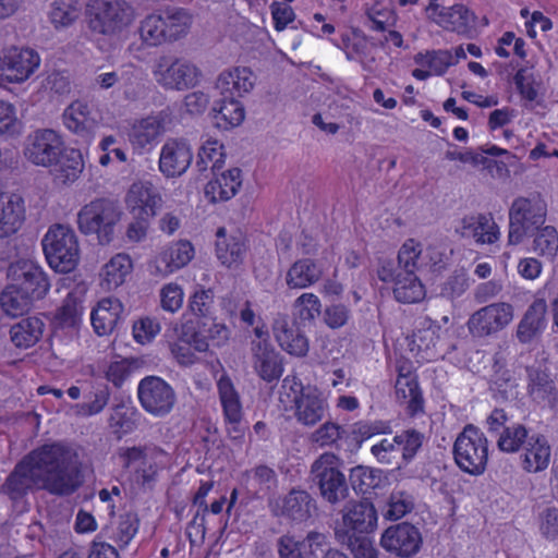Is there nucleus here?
I'll list each match as a JSON object with an SVG mask.
<instances>
[{"mask_svg": "<svg viewBox=\"0 0 558 558\" xmlns=\"http://www.w3.org/2000/svg\"><path fill=\"white\" fill-rule=\"evenodd\" d=\"M44 323L37 317H28L14 324L10 338L16 348L27 349L35 345L43 336Z\"/></svg>", "mask_w": 558, "mask_h": 558, "instance_id": "4c0bfd02", "label": "nucleus"}, {"mask_svg": "<svg viewBox=\"0 0 558 558\" xmlns=\"http://www.w3.org/2000/svg\"><path fill=\"white\" fill-rule=\"evenodd\" d=\"M390 424L385 421H360L353 424L351 435L353 439L359 444V446H361L364 441L371 439L372 437L387 434L390 432Z\"/></svg>", "mask_w": 558, "mask_h": 558, "instance_id": "13d9d810", "label": "nucleus"}, {"mask_svg": "<svg viewBox=\"0 0 558 558\" xmlns=\"http://www.w3.org/2000/svg\"><path fill=\"white\" fill-rule=\"evenodd\" d=\"M107 279H124L133 270V263L129 255L117 254L102 268Z\"/></svg>", "mask_w": 558, "mask_h": 558, "instance_id": "774afa93", "label": "nucleus"}, {"mask_svg": "<svg viewBox=\"0 0 558 558\" xmlns=\"http://www.w3.org/2000/svg\"><path fill=\"white\" fill-rule=\"evenodd\" d=\"M125 203L131 214L154 218L162 205V197L151 182L140 181L130 186Z\"/></svg>", "mask_w": 558, "mask_h": 558, "instance_id": "4be33fe9", "label": "nucleus"}, {"mask_svg": "<svg viewBox=\"0 0 558 558\" xmlns=\"http://www.w3.org/2000/svg\"><path fill=\"white\" fill-rule=\"evenodd\" d=\"M311 474L322 498L328 504L337 505L348 497L349 486L341 471V460L335 453H322L313 462Z\"/></svg>", "mask_w": 558, "mask_h": 558, "instance_id": "6e6552de", "label": "nucleus"}, {"mask_svg": "<svg viewBox=\"0 0 558 558\" xmlns=\"http://www.w3.org/2000/svg\"><path fill=\"white\" fill-rule=\"evenodd\" d=\"M217 389L225 418H231L235 422L236 418L243 417L239 392L229 376H220L217 381Z\"/></svg>", "mask_w": 558, "mask_h": 558, "instance_id": "a19ab883", "label": "nucleus"}, {"mask_svg": "<svg viewBox=\"0 0 558 558\" xmlns=\"http://www.w3.org/2000/svg\"><path fill=\"white\" fill-rule=\"evenodd\" d=\"M49 281H17L8 284L0 293V307L9 317L27 313L34 303L49 291Z\"/></svg>", "mask_w": 558, "mask_h": 558, "instance_id": "9b49d317", "label": "nucleus"}, {"mask_svg": "<svg viewBox=\"0 0 558 558\" xmlns=\"http://www.w3.org/2000/svg\"><path fill=\"white\" fill-rule=\"evenodd\" d=\"M43 267L33 258H19L8 266V279H46Z\"/></svg>", "mask_w": 558, "mask_h": 558, "instance_id": "864d4df0", "label": "nucleus"}, {"mask_svg": "<svg viewBox=\"0 0 558 558\" xmlns=\"http://www.w3.org/2000/svg\"><path fill=\"white\" fill-rule=\"evenodd\" d=\"M123 217L118 199L97 197L85 204L77 213V228L84 235H94L100 245L110 244Z\"/></svg>", "mask_w": 558, "mask_h": 558, "instance_id": "f03ea898", "label": "nucleus"}, {"mask_svg": "<svg viewBox=\"0 0 558 558\" xmlns=\"http://www.w3.org/2000/svg\"><path fill=\"white\" fill-rule=\"evenodd\" d=\"M461 235L472 238L477 244H493L500 232L490 214H476L462 218Z\"/></svg>", "mask_w": 558, "mask_h": 558, "instance_id": "a878e982", "label": "nucleus"}, {"mask_svg": "<svg viewBox=\"0 0 558 558\" xmlns=\"http://www.w3.org/2000/svg\"><path fill=\"white\" fill-rule=\"evenodd\" d=\"M533 236L532 250L539 256L554 258L558 253V231L554 226H543Z\"/></svg>", "mask_w": 558, "mask_h": 558, "instance_id": "09e8293b", "label": "nucleus"}, {"mask_svg": "<svg viewBox=\"0 0 558 558\" xmlns=\"http://www.w3.org/2000/svg\"><path fill=\"white\" fill-rule=\"evenodd\" d=\"M173 331L177 336L174 340H169V348L173 359L182 366H191L198 361L195 352H207L209 343L202 331H192L190 322L183 323L180 327L175 326Z\"/></svg>", "mask_w": 558, "mask_h": 558, "instance_id": "f3484780", "label": "nucleus"}, {"mask_svg": "<svg viewBox=\"0 0 558 558\" xmlns=\"http://www.w3.org/2000/svg\"><path fill=\"white\" fill-rule=\"evenodd\" d=\"M123 312L122 303L114 298H106L98 302L90 315L92 326L98 336L113 331Z\"/></svg>", "mask_w": 558, "mask_h": 558, "instance_id": "2f4dec72", "label": "nucleus"}, {"mask_svg": "<svg viewBox=\"0 0 558 558\" xmlns=\"http://www.w3.org/2000/svg\"><path fill=\"white\" fill-rule=\"evenodd\" d=\"M25 220V204L15 193L0 194V239L16 233Z\"/></svg>", "mask_w": 558, "mask_h": 558, "instance_id": "b1692460", "label": "nucleus"}, {"mask_svg": "<svg viewBox=\"0 0 558 558\" xmlns=\"http://www.w3.org/2000/svg\"><path fill=\"white\" fill-rule=\"evenodd\" d=\"M446 265V257L441 252L435 247H427L425 255L421 253L417 258L418 269L416 271L423 275L430 274L433 276H440Z\"/></svg>", "mask_w": 558, "mask_h": 558, "instance_id": "e2e57ef3", "label": "nucleus"}, {"mask_svg": "<svg viewBox=\"0 0 558 558\" xmlns=\"http://www.w3.org/2000/svg\"><path fill=\"white\" fill-rule=\"evenodd\" d=\"M508 243L518 245L544 226L547 204L539 194L517 197L509 208Z\"/></svg>", "mask_w": 558, "mask_h": 558, "instance_id": "39448f33", "label": "nucleus"}, {"mask_svg": "<svg viewBox=\"0 0 558 558\" xmlns=\"http://www.w3.org/2000/svg\"><path fill=\"white\" fill-rule=\"evenodd\" d=\"M193 160V150L186 140L168 138L159 156V170L166 178H179Z\"/></svg>", "mask_w": 558, "mask_h": 558, "instance_id": "aec40b11", "label": "nucleus"}, {"mask_svg": "<svg viewBox=\"0 0 558 558\" xmlns=\"http://www.w3.org/2000/svg\"><path fill=\"white\" fill-rule=\"evenodd\" d=\"M166 43H171L185 36L192 25L191 14L182 8L168 9L161 14Z\"/></svg>", "mask_w": 558, "mask_h": 558, "instance_id": "ea45409f", "label": "nucleus"}, {"mask_svg": "<svg viewBox=\"0 0 558 558\" xmlns=\"http://www.w3.org/2000/svg\"><path fill=\"white\" fill-rule=\"evenodd\" d=\"M163 32L161 14H149L141 22V38L149 46H158L166 43L162 35Z\"/></svg>", "mask_w": 558, "mask_h": 558, "instance_id": "6e6d98bb", "label": "nucleus"}, {"mask_svg": "<svg viewBox=\"0 0 558 558\" xmlns=\"http://www.w3.org/2000/svg\"><path fill=\"white\" fill-rule=\"evenodd\" d=\"M218 259L227 267L238 266L242 263L246 253L244 236L241 233L228 239L218 240L216 243Z\"/></svg>", "mask_w": 558, "mask_h": 558, "instance_id": "c03bdc74", "label": "nucleus"}, {"mask_svg": "<svg viewBox=\"0 0 558 558\" xmlns=\"http://www.w3.org/2000/svg\"><path fill=\"white\" fill-rule=\"evenodd\" d=\"M62 118L68 130L86 141L90 138L92 133L97 126V121L92 116V110L85 101H73L65 108Z\"/></svg>", "mask_w": 558, "mask_h": 558, "instance_id": "c756f323", "label": "nucleus"}, {"mask_svg": "<svg viewBox=\"0 0 558 558\" xmlns=\"http://www.w3.org/2000/svg\"><path fill=\"white\" fill-rule=\"evenodd\" d=\"M538 531L547 541L558 538V508L547 507L538 514Z\"/></svg>", "mask_w": 558, "mask_h": 558, "instance_id": "69168bd1", "label": "nucleus"}, {"mask_svg": "<svg viewBox=\"0 0 558 558\" xmlns=\"http://www.w3.org/2000/svg\"><path fill=\"white\" fill-rule=\"evenodd\" d=\"M86 292L85 284L78 283L76 289L69 293L64 303L56 314V324L62 328L75 327L80 324L84 311L83 295Z\"/></svg>", "mask_w": 558, "mask_h": 558, "instance_id": "c9c22d12", "label": "nucleus"}, {"mask_svg": "<svg viewBox=\"0 0 558 558\" xmlns=\"http://www.w3.org/2000/svg\"><path fill=\"white\" fill-rule=\"evenodd\" d=\"M442 28L461 35L471 33L475 23V15L463 4L442 8L434 17Z\"/></svg>", "mask_w": 558, "mask_h": 558, "instance_id": "473e14b6", "label": "nucleus"}, {"mask_svg": "<svg viewBox=\"0 0 558 558\" xmlns=\"http://www.w3.org/2000/svg\"><path fill=\"white\" fill-rule=\"evenodd\" d=\"M315 509V501L307 492L293 489L282 499L280 514L294 521H305Z\"/></svg>", "mask_w": 558, "mask_h": 558, "instance_id": "f704fd0d", "label": "nucleus"}, {"mask_svg": "<svg viewBox=\"0 0 558 558\" xmlns=\"http://www.w3.org/2000/svg\"><path fill=\"white\" fill-rule=\"evenodd\" d=\"M241 172V169L232 168L210 180L205 186L206 197L213 203L232 198L242 184Z\"/></svg>", "mask_w": 558, "mask_h": 558, "instance_id": "72a5a7b5", "label": "nucleus"}, {"mask_svg": "<svg viewBox=\"0 0 558 558\" xmlns=\"http://www.w3.org/2000/svg\"><path fill=\"white\" fill-rule=\"evenodd\" d=\"M293 403L296 421L304 426H314L326 415L329 404L327 398L316 386H304L294 375H288L281 385L280 401Z\"/></svg>", "mask_w": 558, "mask_h": 558, "instance_id": "7ed1b4c3", "label": "nucleus"}, {"mask_svg": "<svg viewBox=\"0 0 558 558\" xmlns=\"http://www.w3.org/2000/svg\"><path fill=\"white\" fill-rule=\"evenodd\" d=\"M119 458L122 465L143 486L153 485L157 481L159 472L169 462L167 452L156 447L121 448L119 450Z\"/></svg>", "mask_w": 558, "mask_h": 558, "instance_id": "1a4fd4ad", "label": "nucleus"}, {"mask_svg": "<svg viewBox=\"0 0 558 558\" xmlns=\"http://www.w3.org/2000/svg\"><path fill=\"white\" fill-rule=\"evenodd\" d=\"M514 317L509 303L498 302L486 305L471 315L468 328L474 337H489L505 329Z\"/></svg>", "mask_w": 558, "mask_h": 558, "instance_id": "4468645a", "label": "nucleus"}, {"mask_svg": "<svg viewBox=\"0 0 558 558\" xmlns=\"http://www.w3.org/2000/svg\"><path fill=\"white\" fill-rule=\"evenodd\" d=\"M81 484V462L76 451L65 444L51 442L27 453L15 465L4 487L11 498H17L31 489L68 496Z\"/></svg>", "mask_w": 558, "mask_h": 558, "instance_id": "f257e3e1", "label": "nucleus"}, {"mask_svg": "<svg viewBox=\"0 0 558 558\" xmlns=\"http://www.w3.org/2000/svg\"><path fill=\"white\" fill-rule=\"evenodd\" d=\"M372 454L379 463L392 464L401 453V447L398 445L397 435L391 438H383L371 448Z\"/></svg>", "mask_w": 558, "mask_h": 558, "instance_id": "0e129e2a", "label": "nucleus"}, {"mask_svg": "<svg viewBox=\"0 0 558 558\" xmlns=\"http://www.w3.org/2000/svg\"><path fill=\"white\" fill-rule=\"evenodd\" d=\"M252 365L256 374L265 381L280 378L283 363L280 354L267 341L252 342Z\"/></svg>", "mask_w": 558, "mask_h": 558, "instance_id": "5701e85b", "label": "nucleus"}, {"mask_svg": "<svg viewBox=\"0 0 558 558\" xmlns=\"http://www.w3.org/2000/svg\"><path fill=\"white\" fill-rule=\"evenodd\" d=\"M137 392L144 410L155 416H165L170 413L177 399L173 388L157 376L142 379Z\"/></svg>", "mask_w": 558, "mask_h": 558, "instance_id": "2eb2a0df", "label": "nucleus"}, {"mask_svg": "<svg viewBox=\"0 0 558 558\" xmlns=\"http://www.w3.org/2000/svg\"><path fill=\"white\" fill-rule=\"evenodd\" d=\"M293 314L302 323L312 322L320 314V302L313 293H304L294 303Z\"/></svg>", "mask_w": 558, "mask_h": 558, "instance_id": "052dcab7", "label": "nucleus"}, {"mask_svg": "<svg viewBox=\"0 0 558 558\" xmlns=\"http://www.w3.org/2000/svg\"><path fill=\"white\" fill-rule=\"evenodd\" d=\"M225 156L222 144L218 141H207L197 154L196 167L198 172L206 171L210 163L211 171L216 173L222 168Z\"/></svg>", "mask_w": 558, "mask_h": 558, "instance_id": "49530a36", "label": "nucleus"}, {"mask_svg": "<svg viewBox=\"0 0 558 558\" xmlns=\"http://www.w3.org/2000/svg\"><path fill=\"white\" fill-rule=\"evenodd\" d=\"M110 393L107 388L97 389L93 393L90 401L74 407L75 414L78 416H93L100 413L107 405Z\"/></svg>", "mask_w": 558, "mask_h": 558, "instance_id": "338daca9", "label": "nucleus"}, {"mask_svg": "<svg viewBox=\"0 0 558 558\" xmlns=\"http://www.w3.org/2000/svg\"><path fill=\"white\" fill-rule=\"evenodd\" d=\"M422 542L418 529L409 523L389 526L380 537V545L386 551L403 558L417 554Z\"/></svg>", "mask_w": 558, "mask_h": 558, "instance_id": "a211bd4d", "label": "nucleus"}, {"mask_svg": "<svg viewBox=\"0 0 558 558\" xmlns=\"http://www.w3.org/2000/svg\"><path fill=\"white\" fill-rule=\"evenodd\" d=\"M338 542L348 546L354 558H377L378 551L366 534L353 535L350 539L337 537Z\"/></svg>", "mask_w": 558, "mask_h": 558, "instance_id": "bf43d9fd", "label": "nucleus"}, {"mask_svg": "<svg viewBox=\"0 0 558 558\" xmlns=\"http://www.w3.org/2000/svg\"><path fill=\"white\" fill-rule=\"evenodd\" d=\"M78 0H53L50 4L49 20L58 29L72 25L81 15Z\"/></svg>", "mask_w": 558, "mask_h": 558, "instance_id": "a18cd8bd", "label": "nucleus"}, {"mask_svg": "<svg viewBox=\"0 0 558 558\" xmlns=\"http://www.w3.org/2000/svg\"><path fill=\"white\" fill-rule=\"evenodd\" d=\"M63 146L61 136L53 130H37L28 135L24 155L32 163L49 168L58 161Z\"/></svg>", "mask_w": 558, "mask_h": 558, "instance_id": "dca6fc26", "label": "nucleus"}, {"mask_svg": "<svg viewBox=\"0 0 558 558\" xmlns=\"http://www.w3.org/2000/svg\"><path fill=\"white\" fill-rule=\"evenodd\" d=\"M393 294L398 302L417 303L425 299L427 288L422 281H395Z\"/></svg>", "mask_w": 558, "mask_h": 558, "instance_id": "5fc2aeb1", "label": "nucleus"}, {"mask_svg": "<svg viewBox=\"0 0 558 558\" xmlns=\"http://www.w3.org/2000/svg\"><path fill=\"white\" fill-rule=\"evenodd\" d=\"M350 483L356 493L368 494L377 488L381 481V471L357 465L350 471Z\"/></svg>", "mask_w": 558, "mask_h": 558, "instance_id": "de8ad7c7", "label": "nucleus"}, {"mask_svg": "<svg viewBox=\"0 0 558 558\" xmlns=\"http://www.w3.org/2000/svg\"><path fill=\"white\" fill-rule=\"evenodd\" d=\"M547 304L544 300L534 301L518 325L517 337L520 342L529 343L546 328Z\"/></svg>", "mask_w": 558, "mask_h": 558, "instance_id": "7c9ffc66", "label": "nucleus"}, {"mask_svg": "<svg viewBox=\"0 0 558 558\" xmlns=\"http://www.w3.org/2000/svg\"><path fill=\"white\" fill-rule=\"evenodd\" d=\"M194 256V247L189 241H179L165 248L155 259V275L168 276L187 265Z\"/></svg>", "mask_w": 558, "mask_h": 558, "instance_id": "bb28decb", "label": "nucleus"}, {"mask_svg": "<svg viewBox=\"0 0 558 558\" xmlns=\"http://www.w3.org/2000/svg\"><path fill=\"white\" fill-rule=\"evenodd\" d=\"M414 61L416 64L429 68L434 75L445 74L448 68L456 63L449 50L420 52L414 57Z\"/></svg>", "mask_w": 558, "mask_h": 558, "instance_id": "603ef678", "label": "nucleus"}, {"mask_svg": "<svg viewBox=\"0 0 558 558\" xmlns=\"http://www.w3.org/2000/svg\"><path fill=\"white\" fill-rule=\"evenodd\" d=\"M221 96L222 98L216 101V106L214 107V119L217 126L229 129L240 125L245 117L244 106L235 96L229 94Z\"/></svg>", "mask_w": 558, "mask_h": 558, "instance_id": "e433bc0d", "label": "nucleus"}, {"mask_svg": "<svg viewBox=\"0 0 558 558\" xmlns=\"http://www.w3.org/2000/svg\"><path fill=\"white\" fill-rule=\"evenodd\" d=\"M436 332L433 328L420 329L407 338V344L417 363H424L437 357Z\"/></svg>", "mask_w": 558, "mask_h": 558, "instance_id": "58836bf2", "label": "nucleus"}, {"mask_svg": "<svg viewBox=\"0 0 558 558\" xmlns=\"http://www.w3.org/2000/svg\"><path fill=\"white\" fill-rule=\"evenodd\" d=\"M343 434L342 427L335 422H325L317 429H315L310 439L318 447H330L341 439Z\"/></svg>", "mask_w": 558, "mask_h": 558, "instance_id": "680f3d73", "label": "nucleus"}, {"mask_svg": "<svg viewBox=\"0 0 558 558\" xmlns=\"http://www.w3.org/2000/svg\"><path fill=\"white\" fill-rule=\"evenodd\" d=\"M120 88L126 100L135 101L144 98L147 92L144 74L138 69L125 70L121 73Z\"/></svg>", "mask_w": 558, "mask_h": 558, "instance_id": "3c124183", "label": "nucleus"}, {"mask_svg": "<svg viewBox=\"0 0 558 558\" xmlns=\"http://www.w3.org/2000/svg\"><path fill=\"white\" fill-rule=\"evenodd\" d=\"M378 522L377 511L368 500L350 501L342 509L341 521L335 530L336 537L350 539L353 535L372 533Z\"/></svg>", "mask_w": 558, "mask_h": 558, "instance_id": "f8f14e48", "label": "nucleus"}, {"mask_svg": "<svg viewBox=\"0 0 558 558\" xmlns=\"http://www.w3.org/2000/svg\"><path fill=\"white\" fill-rule=\"evenodd\" d=\"M272 331L277 343L288 354L303 357L308 353V339L291 327L287 317H278L274 323Z\"/></svg>", "mask_w": 558, "mask_h": 558, "instance_id": "cd10ccee", "label": "nucleus"}, {"mask_svg": "<svg viewBox=\"0 0 558 558\" xmlns=\"http://www.w3.org/2000/svg\"><path fill=\"white\" fill-rule=\"evenodd\" d=\"M43 248L49 266L56 272H71L78 263V240L74 230L68 226L50 227L43 239Z\"/></svg>", "mask_w": 558, "mask_h": 558, "instance_id": "423d86ee", "label": "nucleus"}, {"mask_svg": "<svg viewBox=\"0 0 558 558\" xmlns=\"http://www.w3.org/2000/svg\"><path fill=\"white\" fill-rule=\"evenodd\" d=\"M529 437L526 427L514 423L504 428L497 440V446L504 452L514 453L525 446Z\"/></svg>", "mask_w": 558, "mask_h": 558, "instance_id": "8fccbe9b", "label": "nucleus"}, {"mask_svg": "<svg viewBox=\"0 0 558 558\" xmlns=\"http://www.w3.org/2000/svg\"><path fill=\"white\" fill-rule=\"evenodd\" d=\"M52 167L56 168L57 178L63 183L73 182L84 169L83 156L80 150L63 146L58 161Z\"/></svg>", "mask_w": 558, "mask_h": 558, "instance_id": "79ce46f5", "label": "nucleus"}, {"mask_svg": "<svg viewBox=\"0 0 558 558\" xmlns=\"http://www.w3.org/2000/svg\"><path fill=\"white\" fill-rule=\"evenodd\" d=\"M135 9L126 0H90L86 9L89 31L96 35L117 36L135 20Z\"/></svg>", "mask_w": 558, "mask_h": 558, "instance_id": "20e7f679", "label": "nucleus"}, {"mask_svg": "<svg viewBox=\"0 0 558 558\" xmlns=\"http://www.w3.org/2000/svg\"><path fill=\"white\" fill-rule=\"evenodd\" d=\"M153 74L163 88L185 90L198 83L201 71L190 61L163 54L155 61Z\"/></svg>", "mask_w": 558, "mask_h": 558, "instance_id": "9d476101", "label": "nucleus"}, {"mask_svg": "<svg viewBox=\"0 0 558 558\" xmlns=\"http://www.w3.org/2000/svg\"><path fill=\"white\" fill-rule=\"evenodd\" d=\"M38 53L29 48L10 47L0 57V85L22 83L39 66Z\"/></svg>", "mask_w": 558, "mask_h": 558, "instance_id": "ddd939ff", "label": "nucleus"}, {"mask_svg": "<svg viewBox=\"0 0 558 558\" xmlns=\"http://www.w3.org/2000/svg\"><path fill=\"white\" fill-rule=\"evenodd\" d=\"M138 531V519L135 514L126 513L119 518L111 538L120 546L126 547Z\"/></svg>", "mask_w": 558, "mask_h": 558, "instance_id": "4d7b16f0", "label": "nucleus"}, {"mask_svg": "<svg viewBox=\"0 0 558 558\" xmlns=\"http://www.w3.org/2000/svg\"><path fill=\"white\" fill-rule=\"evenodd\" d=\"M521 466L527 473L545 471L551 461V447L547 438L539 434L529 437L520 456Z\"/></svg>", "mask_w": 558, "mask_h": 558, "instance_id": "393cba45", "label": "nucleus"}, {"mask_svg": "<svg viewBox=\"0 0 558 558\" xmlns=\"http://www.w3.org/2000/svg\"><path fill=\"white\" fill-rule=\"evenodd\" d=\"M421 254V244L414 239H408L400 247L397 262L393 259H379L378 279H400L402 275L414 276L418 269L417 258Z\"/></svg>", "mask_w": 558, "mask_h": 558, "instance_id": "6ab92c4d", "label": "nucleus"}, {"mask_svg": "<svg viewBox=\"0 0 558 558\" xmlns=\"http://www.w3.org/2000/svg\"><path fill=\"white\" fill-rule=\"evenodd\" d=\"M413 371L414 367L410 361L397 362L396 399L400 404L405 405L411 414L417 413L423 408L422 393Z\"/></svg>", "mask_w": 558, "mask_h": 558, "instance_id": "412c9836", "label": "nucleus"}, {"mask_svg": "<svg viewBox=\"0 0 558 558\" xmlns=\"http://www.w3.org/2000/svg\"><path fill=\"white\" fill-rule=\"evenodd\" d=\"M453 459L458 468L470 475H482L488 462V440L474 425H466L453 444Z\"/></svg>", "mask_w": 558, "mask_h": 558, "instance_id": "0eeeda50", "label": "nucleus"}, {"mask_svg": "<svg viewBox=\"0 0 558 558\" xmlns=\"http://www.w3.org/2000/svg\"><path fill=\"white\" fill-rule=\"evenodd\" d=\"M255 81L256 76L250 68L238 66L220 73L216 82V88L220 90L221 95L229 94L242 97L254 88Z\"/></svg>", "mask_w": 558, "mask_h": 558, "instance_id": "c85d7f7f", "label": "nucleus"}, {"mask_svg": "<svg viewBox=\"0 0 558 558\" xmlns=\"http://www.w3.org/2000/svg\"><path fill=\"white\" fill-rule=\"evenodd\" d=\"M162 122L156 117H147L135 123L130 133V141L135 148L144 149L153 144L162 133Z\"/></svg>", "mask_w": 558, "mask_h": 558, "instance_id": "37998d69", "label": "nucleus"}]
</instances>
